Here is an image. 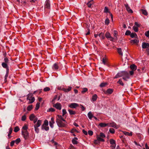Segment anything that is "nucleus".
<instances>
[{"mask_svg": "<svg viewBox=\"0 0 149 149\" xmlns=\"http://www.w3.org/2000/svg\"><path fill=\"white\" fill-rule=\"evenodd\" d=\"M99 136L102 139L103 138H105L106 137L105 134L103 133L102 132L100 133V136Z\"/></svg>", "mask_w": 149, "mask_h": 149, "instance_id": "37998d69", "label": "nucleus"}, {"mask_svg": "<svg viewBox=\"0 0 149 149\" xmlns=\"http://www.w3.org/2000/svg\"><path fill=\"white\" fill-rule=\"evenodd\" d=\"M38 118L37 117H36L33 120V121L34 123H35L37 121H38Z\"/></svg>", "mask_w": 149, "mask_h": 149, "instance_id": "774afa93", "label": "nucleus"}, {"mask_svg": "<svg viewBox=\"0 0 149 149\" xmlns=\"http://www.w3.org/2000/svg\"><path fill=\"white\" fill-rule=\"evenodd\" d=\"M50 90V88L48 87H46L44 88L43 91H44L47 92L49 91Z\"/></svg>", "mask_w": 149, "mask_h": 149, "instance_id": "5fc2aeb1", "label": "nucleus"}, {"mask_svg": "<svg viewBox=\"0 0 149 149\" xmlns=\"http://www.w3.org/2000/svg\"><path fill=\"white\" fill-rule=\"evenodd\" d=\"M125 7L126 10L128 12L130 13H132L133 12V11L130 8V7L127 4L125 5Z\"/></svg>", "mask_w": 149, "mask_h": 149, "instance_id": "6ab92c4d", "label": "nucleus"}, {"mask_svg": "<svg viewBox=\"0 0 149 149\" xmlns=\"http://www.w3.org/2000/svg\"><path fill=\"white\" fill-rule=\"evenodd\" d=\"M81 108L82 109V111H84L85 110V108L84 106L81 104H80Z\"/></svg>", "mask_w": 149, "mask_h": 149, "instance_id": "338daca9", "label": "nucleus"}, {"mask_svg": "<svg viewBox=\"0 0 149 149\" xmlns=\"http://www.w3.org/2000/svg\"><path fill=\"white\" fill-rule=\"evenodd\" d=\"M26 119V115H24L22 116L21 120L22 121H25Z\"/></svg>", "mask_w": 149, "mask_h": 149, "instance_id": "4d7b16f0", "label": "nucleus"}, {"mask_svg": "<svg viewBox=\"0 0 149 149\" xmlns=\"http://www.w3.org/2000/svg\"><path fill=\"white\" fill-rule=\"evenodd\" d=\"M99 36L100 37H101L102 39H104L105 38L104 33L102 32H101L100 33V34H99Z\"/></svg>", "mask_w": 149, "mask_h": 149, "instance_id": "ea45409f", "label": "nucleus"}, {"mask_svg": "<svg viewBox=\"0 0 149 149\" xmlns=\"http://www.w3.org/2000/svg\"><path fill=\"white\" fill-rule=\"evenodd\" d=\"M75 132H78L77 130L75 129H73L71 130L70 132L72 133H74Z\"/></svg>", "mask_w": 149, "mask_h": 149, "instance_id": "e2e57ef3", "label": "nucleus"}, {"mask_svg": "<svg viewBox=\"0 0 149 149\" xmlns=\"http://www.w3.org/2000/svg\"><path fill=\"white\" fill-rule=\"evenodd\" d=\"M108 124H109L108 126L110 127H112L114 128H117V125L114 122H112L110 123H108Z\"/></svg>", "mask_w": 149, "mask_h": 149, "instance_id": "4468645a", "label": "nucleus"}, {"mask_svg": "<svg viewBox=\"0 0 149 149\" xmlns=\"http://www.w3.org/2000/svg\"><path fill=\"white\" fill-rule=\"evenodd\" d=\"M56 122L59 127H66L67 126V122L61 115H57Z\"/></svg>", "mask_w": 149, "mask_h": 149, "instance_id": "f257e3e1", "label": "nucleus"}, {"mask_svg": "<svg viewBox=\"0 0 149 149\" xmlns=\"http://www.w3.org/2000/svg\"><path fill=\"white\" fill-rule=\"evenodd\" d=\"M133 29L136 32H137L138 31V27H137V26H134L133 27Z\"/></svg>", "mask_w": 149, "mask_h": 149, "instance_id": "a18cd8bd", "label": "nucleus"}, {"mask_svg": "<svg viewBox=\"0 0 149 149\" xmlns=\"http://www.w3.org/2000/svg\"><path fill=\"white\" fill-rule=\"evenodd\" d=\"M35 116L34 115V114H31L29 116V119L30 120L32 121L35 118Z\"/></svg>", "mask_w": 149, "mask_h": 149, "instance_id": "473e14b6", "label": "nucleus"}, {"mask_svg": "<svg viewBox=\"0 0 149 149\" xmlns=\"http://www.w3.org/2000/svg\"><path fill=\"white\" fill-rule=\"evenodd\" d=\"M105 24L107 25H108L109 23V20L108 18H107L105 21Z\"/></svg>", "mask_w": 149, "mask_h": 149, "instance_id": "864d4df0", "label": "nucleus"}, {"mask_svg": "<svg viewBox=\"0 0 149 149\" xmlns=\"http://www.w3.org/2000/svg\"><path fill=\"white\" fill-rule=\"evenodd\" d=\"M140 11L141 12L142 14L146 16L148 15V13L146 10L143 9H141L140 10Z\"/></svg>", "mask_w": 149, "mask_h": 149, "instance_id": "b1692460", "label": "nucleus"}, {"mask_svg": "<svg viewBox=\"0 0 149 149\" xmlns=\"http://www.w3.org/2000/svg\"><path fill=\"white\" fill-rule=\"evenodd\" d=\"M109 124L104 123H101L99 124V125L101 127H105L107 126H108Z\"/></svg>", "mask_w": 149, "mask_h": 149, "instance_id": "c85d7f7f", "label": "nucleus"}, {"mask_svg": "<svg viewBox=\"0 0 149 149\" xmlns=\"http://www.w3.org/2000/svg\"><path fill=\"white\" fill-rule=\"evenodd\" d=\"M97 98V96L96 94H94L92 97V100L93 102L95 101Z\"/></svg>", "mask_w": 149, "mask_h": 149, "instance_id": "bb28decb", "label": "nucleus"}, {"mask_svg": "<svg viewBox=\"0 0 149 149\" xmlns=\"http://www.w3.org/2000/svg\"><path fill=\"white\" fill-rule=\"evenodd\" d=\"M33 94L32 93H29L26 95L27 100H29V103L31 104L34 102L35 99L34 97H33Z\"/></svg>", "mask_w": 149, "mask_h": 149, "instance_id": "f03ea898", "label": "nucleus"}, {"mask_svg": "<svg viewBox=\"0 0 149 149\" xmlns=\"http://www.w3.org/2000/svg\"><path fill=\"white\" fill-rule=\"evenodd\" d=\"M130 68L132 70L135 71L137 69V66L135 64H132L130 65Z\"/></svg>", "mask_w": 149, "mask_h": 149, "instance_id": "5701e85b", "label": "nucleus"}, {"mask_svg": "<svg viewBox=\"0 0 149 149\" xmlns=\"http://www.w3.org/2000/svg\"><path fill=\"white\" fill-rule=\"evenodd\" d=\"M105 36L106 38H110V40L111 41H113L114 38L112 37L110 33L108 32H107L105 34Z\"/></svg>", "mask_w": 149, "mask_h": 149, "instance_id": "9d476101", "label": "nucleus"}, {"mask_svg": "<svg viewBox=\"0 0 149 149\" xmlns=\"http://www.w3.org/2000/svg\"><path fill=\"white\" fill-rule=\"evenodd\" d=\"M88 134L90 136H91L93 135V132L91 130H89L88 132Z\"/></svg>", "mask_w": 149, "mask_h": 149, "instance_id": "680f3d73", "label": "nucleus"}, {"mask_svg": "<svg viewBox=\"0 0 149 149\" xmlns=\"http://www.w3.org/2000/svg\"><path fill=\"white\" fill-rule=\"evenodd\" d=\"M139 40L137 39H136L134 40H131L130 41V42L132 44H137L139 42Z\"/></svg>", "mask_w": 149, "mask_h": 149, "instance_id": "412c9836", "label": "nucleus"}, {"mask_svg": "<svg viewBox=\"0 0 149 149\" xmlns=\"http://www.w3.org/2000/svg\"><path fill=\"white\" fill-rule=\"evenodd\" d=\"M66 110L65 109H63L62 110V116H64V115L67 113Z\"/></svg>", "mask_w": 149, "mask_h": 149, "instance_id": "13d9d810", "label": "nucleus"}, {"mask_svg": "<svg viewBox=\"0 0 149 149\" xmlns=\"http://www.w3.org/2000/svg\"><path fill=\"white\" fill-rule=\"evenodd\" d=\"M93 4V1H91L87 3V5L88 6L89 8H91V7L92 5Z\"/></svg>", "mask_w": 149, "mask_h": 149, "instance_id": "e433bc0d", "label": "nucleus"}, {"mask_svg": "<svg viewBox=\"0 0 149 149\" xmlns=\"http://www.w3.org/2000/svg\"><path fill=\"white\" fill-rule=\"evenodd\" d=\"M68 111L70 115H74L76 113L75 111H73L71 109H69L68 110Z\"/></svg>", "mask_w": 149, "mask_h": 149, "instance_id": "4c0bfd02", "label": "nucleus"}, {"mask_svg": "<svg viewBox=\"0 0 149 149\" xmlns=\"http://www.w3.org/2000/svg\"><path fill=\"white\" fill-rule=\"evenodd\" d=\"M110 143L111 144L110 146L111 148L112 149H114L116 146V142L113 139H111L109 140Z\"/></svg>", "mask_w": 149, "mask_h": 149, "instance_id": "6e6552de", "label": "nucleus"}, {"mask_svg": "<svg viewBox=\"0 0 149 149\" xmlns=\"http://www.w3.org/2000/svg\"><path fill=\"white\" fill-rule=\"evenodd\" d=\"M130 36L132 38H137L138 37L137 36V34L135 33H131L130 35Z\"/></svg>", "mask_w": 149, "mask_h": 149, "instance_id": "cd10ccee", "label": "nucleus"}, {"mask_svg": "<svg viewBox=\"0 0 149 149\" xmlns=\"http://www.w3.org/2000/svg\"><path fill=\"white\" fill-rule=\"evenodd\" d=\"M123 72V77H126L127 79L130 78L128 72L126 71H122Z\"/></svg>", "mask_w": 149, "mask_h": 149, "instance_id": "dca6fc26", "label": "nucleus"}, {"mask_svg": "<svg viewBox=\"0 0 149 149\" xmlns=\"http://www.w3.org/2000/svg\"><path fill=\"white\" fill-rule=\"evenodd\" d=\"M55 111V109L53 108H50L47 111V112H53Z\"/></svg>", "mask_w": 149, "mask_h": 149, "instance_id": "3c124183", "label": "nucleus"}, {"mask_svg": "<svg viewBox=\"0 0 149 149\" xmlns=\"http://www.w3.org/2000/svg\"><path fill=\"white\" fill-rule=\"evenodd\" d=\"M113 91V90L112 89L108 88L104 93L105 94H111L112 93Z\"/></svg>", "mask_w": 149, "mask_h": 149, "instance_id": "a211bd4d", "label": "nucleus"}, {"mask_svg": "<svg viewBox=\"0 0 149 149\" xmlns=\"http://www.w3.org/2000/svg\"><path fill=\"white\" fill-rule=\"evenodd\" d=\"M13 131V128L12 127H10L9 129V132L8 134V136L9 137V138H10V136L11 134Z\"/></svg>", "mask_w": 149, "mask_h": 149, "instance_id": "a19ab883", "label": "nucleus"}, {"mask_svg": "<svg viewBox=\"0 0 149 149\" xmlns=\"http://www.w3.org/2000/svg\"><path fill=\"white\" fill-rule=\"evenodd\" d=\"M145 36L149 38V31L146 32L145 33Z\"/></svg>", "mask_w": 149, "mask_h": 149, "instance_id": "bf43d9fd", "label": "nucleus"}, {"mask_svg": "<svg viewBox=\"0 0 149 149\" xmlns=\"http://www.w3.org/2000/svg\"><path fill=\"white\" fill-rule=\"evenodd\" d=\"M6 74L5 77L4 81L6 82L7 81V78L8 76L9 72V68H6Z\"/></svg>", "mask_w": 149, "mask_h": 149, "instance_id": "4be33fe9", "label": "nucleus"}, {"mask_svg": "<svg viewBox=\"0 0 149 149\" xmlns=\"http://www.w3.org/2000/svg\"><path fill=\"white\" fill-rule=\"evenodd\" d=\"M15 141L16 144H18L21 141L20 139L19 138L17 139Z\"/></svg>", "mask_w": 149, "mask_h": 149, "instance_id": "603ef678", "label": "nucleus"}, {"mask_svg": "<svg viewBox=\"0 0 149 149\" xmlns=\"http://www.w3.org/2000/svg\"><path fill=\"white\" fill-rule=\"evenodd\" d=\"M48 121L47 120H44V123L42 125V126L43 127L44 126H48Z\"/></svg>", "mask_w": 149, "mask_h": 149, "instance_id": "58836bf2", "label": "nucleus"}, {"mask_svg": "<svg viewBox=\"0 0 149 149\" xmlns=\"http://www.w3.org/2000/svg\"><path fill=\"white\" fill-rule=\"evenodd\" d=\"M28 129L27 126L26 125H24L23 127L22 128V129L24 130V131H27V129Z\"/></svg>", "mask_w": 149, "mask_h": 149, "instance_id": "49530a36", "label": "nucleus"}, {"mask_svg": "<svg viewBox=\"0 0 149 149\" xmlns=\"http://www.w3.org/2000/svg\"><path fill=\"white\" fill-rule=\"evenodd\" d=\"M54 123V118L53 117H52L51 120L49 121V125L51 128H53L54 127L53 124Z\"/></svg>", "mask_w": 149, "mask_h": 149, "instance_id": "2eb2a0df", "label": "nucleus"}, {"mask_svg": "<svg viewBox=\"0 0 149 149\" xmlns=\"http://www.w3.org/2000/svg\"><path fill=\"white\" fill-rule=\"evenodd\" d=\"M104 12L105 13H108L110 14L111 19H113V15H112V14L109 11V9L106 6L104 7Z\"/></svg>", "mask_w": 149, "mask_h": 149, "instance_id": "ddd939ff", "label": "nucleus"}, {"mask_svg": "<svg viewBox=\"0 0 149 149\" xmlns=\"http://www.w3.org/2000/svg\"><path fill=\"white\" fill-rule=\"evenodd\" d=\"M19 130V128L18 126L15 127L14 129V131L15 132H18Z\"/></svg>", "mask_w": 149, "mask_h": 149, "instance_id": "c03bdc74", "label": "nucleus"}, {"mask_svg": "<svg viewBox=\"0 0 149 149\" xmlns=\"http://www.w3.org/2000/svg\"><path fill=\"white\" fill-rule=\"evenodd\" d=\"M123 133L125 135H127L130 136H132V132H130L129 133L127 132L124 131L123 132Z\"/></svg>", "mask_w": 149, "mask_h": 149, "instance_id": "c756f323", "label": "nucleus"}, {"mask_svg": "<svg viewBox=\"0 0 149 149\" xmlns=\"http://www.w3.org/2000/svg\"><path fill=\"white\" fill-rule=\"evenodd\" d=\"M109 132L112 134L115 133V130L113 128H111L109 130Z\"/></svg>", "mask_w": 149, "mask_h": 149, "instance_id": "de8ad7c7", "label": "nucleus"}, {"mask_svg": "<svg viewBox=\"0 0 149 149\" xmlns=\"http://www.w3.org/2000/svg\"><path fill=\"white\" fill-rule=\"evenodd\" d=\"M97 140H95L94 141V143L95 144H99L100 143V142H104V140L100 137L98 135L96 136Z\"/></svg>", "mask_w": 149, "mask_h": 149, "instance_id": "423d86ee", "label": "nucleus"}, {"mask_svg": "<svg viewBox=\"0 0 149 149\" xmlns=\"http://www.w3.org/2000/svg\"><path fill=\"white\" fill-rule=\"evenodd\" d=\"M44 8L45 9H50V3L49 0H46L45 3Z\"/></svg>", "mask_w": 149, "mask_h": 149, "instance_id": "1a4fd4ad", "label": "nucleus"}, {"mask_svg": "<svg viewBox=\"0 0 149 149\" xmlns=\"http://www.w3.org/2000/svg\"><path fill=\"white\" fill-rule=\"evenodd\" d=\"M113 32V36L115 38V39L117 40L118 39L117 37V36H118V32L116 30H114Z\"/></svg>", "mask_w": 149, "mask_h": 149, "instance_id": "f704fd0d", "label": "nucleus"}, {"mask_svg": "<svg viewBox=\"0 0 149 149\" xmlns=\"http://www.w3.org/2000/svg\"><path fill=\"white\" fill-rule=\"evenodd\" d=\"M82 132L83 133L86 135H87L88 134V133L87 131H85L84 130H82Z\"/></svg>", "mask_w": 149, "mask_h": 149, "instance_id": "0e129e2a", "label": "nucleus"}, {"mask_svg": "<svg viewBox=\"0 0 149 149\" xmlns=\"http://www.w3.org/2000/svg\"><path fill=\"white\" fill-rule=\"evenodd\" d=\"M88 116L89 118L91 120L92 118L93 117V115L92 114V113L91 112H89L88 114Z\"/></svg>", "mask_w": 149, "mask_h": 149, "instance_id": "7c9ffc66", "label": "nucleus"}, {"mask_svg": "<svg viewBox=\"0 0 149 149\" xmlns=\"http://www.w3.org/2000/svg\"><path fill=\"white\" fill-rule=\"evenodd\" d=\"M4 62L2 63V66L5 68H9L8 64V63L9 60L8 58L6 57L4 58Z\"/></svg>", "mask_w": 149, "mask_h": 149, "instance_id": "39448f33", "label": "nucleus"}, {"mask_svg": "<svg viewBox=\"0 0 149 149\" xmlns=\"http://www.w3.org/2000/svg\"><path fill=\"white\" fill-rule=\"evenodd\" d=\"M88 89L87 88H83V90L81 91V93L82 94H84L85 92L87 91Z\"/></svg>", "mask_w": 149, "mask_h": 149, "instance_id": "79ce46f5", "label": "nucleus"}, {"mask_svg": "<svg viewBox=\"0 0 149 149\" xmlns=\"http://www.w3.org/2000/svg\"><path fill=\"white\" fill-rule=\"evenodd\" d=\"M48 126H44L43 127L42 126V125L41 127V128L42 130L44 129L46 131H48L49 130V128Z\"/></svg>", "mask_w": 149, "mask_h": 149, "instance_id": "72a5a7b5", "label": "nucleus"}, {"mask_svg": "<svg viewBox=\"0 0 149 149\" xmlns=\"http://www.w3.org/2000/svg\"><path fill=\"white\" fill-rule=\"evenodd\" d=\"M102 61L103 63V64H104L106 65L107 64V61L106 59H105L104 58H103L102 59Z\"/></svg>", "mask_w": 149, "mask_h": 149, "instance_id": "052dcab7", "label": "nucleus"}, {"mask_svg": "<svg viewBox=\"0 0 149 149\" xmlns=\"http://www.w3.org/2000/svg\"><path fill=\"white\" fill-rule=\"evenodd\" d=\"M149 47V43L143 42L142 44V48L143 49L148 48Z\"/></svg>", "mask_w": 149, "mask_h": 149, "instance_id": "f3484780", "label": "nucleus"}, {"mask_svg": "<svg viewBox=\"0 0 149 149\" xmlns=\"http://www.w3.org/2000/svg\"><path fill=\"white\" fill-rule=\"evenodd\" d=\"M131 33V32L129 30H127L126 31L125 33V35L127 36L130 35Z\"/></svg>", "mask_w": 149, "mask_h": 149, "instance_id": "6e6d98bb", "label": "nucleus"}, {"mask_svg": "<svg viewBox=\"0 0 149 149\" xmlns=\"http://www.w3.org/2000/svg\"><path fill=\"white\" fill-rule=\"evenodd\" d=\"M107 85V82L102 83L100 85V87L102 88L105 87Z\"/></svg>", "mask_w": 149, "mask_h": 149, "instance_id": "c9c22d12", "label": "nucleus"}, {"mask_svg": "<svg viewBox=\"0 0 149 149\" xmlns=\"http://www.w3.org/2000/svg\"><path fill=\"white\" fill-rule=\"evenodd\" d=\"M15 143V141H12L10 143V145L11 146H13L14 144V143Z\"/></svg>", "mask_w": 149, "mask_h": 149, "instance_id": "69168bd1", "label": "nucleus"}, {"mask_svg": "<svg viewBox=\"0 0 149 149\" xmlns=\"http://www.w3.org/2000/svg\"><path fill=\"white\" fill-rule=\"evenodd\" d=\"M123 72H120L118 73L114 77V79L117 78L122 77H123Z\"/></svg>", "mask_w": 149, "mask_h": 149, "instance_id": "aec40b11", "label": "nucleus"}, {"mask_svg": "<svg viewBox=\"0 0 149 149\" xmlns=\"http://www.w3.org/2000/svg\"><path fill=\"white\" fill-rule=\"evenodd\" d=\"M61 67L60 64L58 63H54L52 67V69L55 70H60L61 69Z\"/></svg>", "mask_w": 149, "mask_h": 149, "instance_id": "20e7f679", "label": "nucleus"}, {"mask_svg": "<svg viewBox=\"0 0 149 149\" xmlns=\"http://www.w3.org/2000/svg\"><path fill=\"white\" fill-rule=\"evenodd\" d=\"M33 108L32 105H31L27 107V110L28 111H30Z\"/></svg>", "mask_w": 149, "mask_h": 149, "instance_id": "8fccbe9b", "label": "nucleus"}, {"mask_svg": "<svg viewBox=\"0 0 149 149\" xmlns=\"http://www.w3.org/2000/svg\"><path fill=\"white\" fill-rule=\"evenodd\" d=\"M78 106V104L75 103H72L69 105V107L71 108H76Z\"/></svg>", "mask_w": 149, "mask_h": 149, "instance_id": "f8f14e48", "label": "nucleus"}, {"mask_svg": "<svg viewBox=\"0 0 149 149\" xmlns=\"http://www.w3.org/2000/svg\"><path fill=\"white\" fill-rule=\"evenodd\" d=\"M117 52L118 54L121 56L123 55V53L122 51V49L121 48H117Z\"/></svg>", "mask_w": 149, "mask_h": 149, "instance_id": "a878e982", "label": "nucleus"}, {"mask_svg": "<svg viewBox=\"0 0 149 149\" xmlns=\"http://www.w3.org/2000/svg\"><path fill=\"white\" fill-rule=\"evenodd\" d=\"M117 83L119 84L120 85L122 86H124V84L123 82L121 79H120L117 82Z\"/></svg>", "mask_w": 149, "mask_h": 149, "instance_id": "2f4dec72", "label": "nucleus"}, {"mask_svg": "<svg viewBox=\"0 0 149 149\" xmlns=\"http://www.w3.org/2000/svg\"><path fill=\"white\" fill-rule=\"evenodd\" d=\"M22 135L25 140H27L29 137V133L27 131H22Z\"/></svg>", "mask_w": 149, "mask_h": 149, "instance_id": "0eeeda50", "label": "nucleus"}, {"mask_svg": "<svg viewBox=\"0 0 149 149\" xmlns=\"http://www.w3.org/2000/svg\"><path fill=\"white\" fill-rule=\"evenodd\" d=\"M78 140L77 137H74V139L72 140V142L74 144H77L78 143V142L76 140Z\"/></svg>", "mask_w": 149, "mask_h": 149, "instance_id": "393cba45", "label": "nucleus"}, {"mask_svg": "<svg viewBox=\"0 0 149 149\" xmlns=\"http://www.w3.org/2000/svg\"><path fill=\"white\" fill-rule=\"evenodd\" d=\"M53 107L58 110H60L61 109L62 105L60 103H57L54 104Z\"/></svg>", "mask_w": 149, "mask_h": 149, "instance_id": "9b49d317", "label": "nucleus"}, {"mask_svg": "<svg viewBox=\"0 0 149 149\" xmlns=\"http://www.w3.org/2000/svg\"><path fill=\"white\" fill-rule=\"evenodd\" d=\"M40 103L37 102L36 104L35 108V109L36 110H38L39 108Z\"/></svg>", "mask_w": 149, "mask_h": 149, "instance_id": "09e8293b", "label": "nucleus"}, {"mask_svg": "<svg viewBox=\"0 0 149 149\" xmlns=\"http://www.w3.org/2000/svg\"><path fill=\"white\" fill-rule=\"evenodd\" d=\"M42 122V121L41 120H38L36 124L34 125L35 131L37 133H38L39 132V129L38 127L41 125Z\"/></svg>", "mask_w": 149, "mask_h": 149, "instance_id": "7ed1b4c3", "label": "nucleus"}]
</instances>
